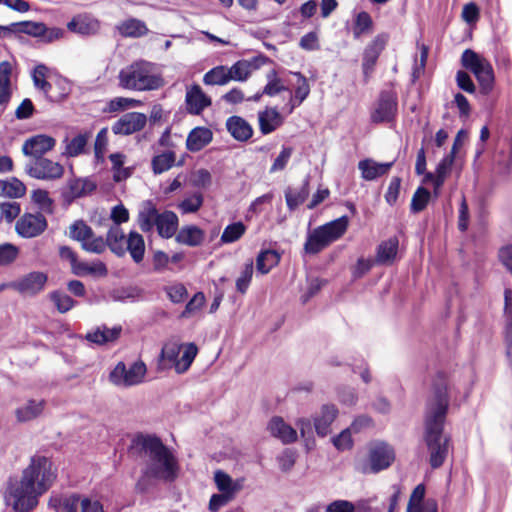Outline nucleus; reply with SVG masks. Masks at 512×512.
<instances>
[{"label": "nucleus", "instance_id": "64", "mask_svg": "<svg viewBox=\"0 0 512 512\" xmlns=\"http://www.w3.org/2000/svg\"><path fill=\"white\" fill-rule=\"evenodd\" d=\"M292 74L297 78L294 96L298 100V104H301L308 97L310 86L307 78L302 73L293 72Z\"/></svg>", "mask_w": 512, "mask_h": 512}, {"label": "nucleus", "instance_id": "39", "mask_svg": "<svg viewBox=\"0 0 512 512\" xmlns=\"http://www.w3.org/2000/svg\"><path fill=\"white\" fill-rule=\"evenodd\" d=\"M348 223V217L342 216L329 223L319 226V228L325 237L332 243L339 239L346 232Z\"/></svg>", "mask_w": 512, "mask_h": 512}, {"label": "nucleus", "instance_id": "41", "mask_svg": "<svg viewBox=\"0 0 512 512\" xmlns=\"http://www.w3.org/2000/svg\"><path fill=\"white\" fill-rule=\"evenodd\" d=\"M280 261V255L275 250L261 251L256 259L257 271L261 274H267Z\"/></svg>", "mask_w": 512, "mask_h": 512}, {"label": "nucleus", "instance_id": "11", "mask_svg": "<svg viewBox=\"0 0 512 512\" xmlns=\"http://www.w3.org/2000/svg\"><path fill=\"white\" fill-rule=\"evenodd\" d=\"M47 279L45 273L34 271L10 282L9 288L22 295L34 296L44 289Z\"/></svg>", "mask_w": 512, "mask_h": 512}, {"label": "nucleus", "instance_id": "49", "mask_svg": "<svg viewBox=\"0 0 512 512\" xmlns=\"http://www.w3.org/2000/svg\"><path fill=\"white\" fill-rule=\"evenodd\" d=\"M88 137L89 136L87 134H79L70 141L66 139L65 151L63 154L68 157H75L83 153L87 145Z\"/></svg>", "mask_w": 512, "mask_h": 512}, {"label": "nucleus", "instance_id": "48", "mask_svg": "<svg viewBox=\"0 0 512 512\" xmlns=\"http://www.w3.org/2000/svg\"><path fill=\"white\" fill-rule=\"evenodd\" d=\"M246 232V226L241 222H234L225 227L222 235L221 242L223 244H230L238 241Z\"/></svg>", "mask_w": 512, "mask_h": 512}, {"label": "nucleus", "instance_id": "22", "mask_svg": "<svg viewBox=\"0 0 512 512\" xmlns=\"http://www.w3.org/2000/svg\"><path fill=\"white\" fill-rule=\"evenodd\" d=\"M44 407V400L29 399L15 409L16 420L19 423L32 421L42 415Z\"/></svg>", "mask_w": 512, "mask_h": 512}, {"label": "nucleus", "instance_id": "16", "mask_svg": "<svg viewBox=\"0 0 512 512\" xmlns=\"http://www.w3.org/2000/svg\"><path fill=\"white\" fill-rule=\"evenodd\" d=\"M55 143L56 141L53 137L40 134L27 139L22 146V151L25 155L37 159L52 150Z\"/></svg>", "mask_w": 512, "mask_h": 512}, {"label": "nucleus", "instance_id": "10", "mask_svg": "<svg viewBox=\"0 0 512 512\" xmlns=\"http://www.w3.org/2000/svg\"><path fill=\"white\" fill-rule=\"evenodd\" d=\"M26 172L33 178L40 180H52L63 175L64 168L58 162L44 157L31 160L25 166Z\"/></svg>", "mask_w": 512, "mask_h": 512}, {"label": "nucleus", "instance_id": "13", "mask_svg": "<svg viewBox=\"0 0 512 512\" xmlns=\"http://www.w3.org/2000/svg\"><path fill=\"white\" fill-rule=\"evenodd\" d=\"M147 123V116L140 112H129L122 115L112 126L117 135H131L141 131Z\"/></svg>", "mask_w": 512, "mask_h": 512}, {"label": "nucleus", "instance_id": "61", "mask_svg": "<svg viewBox=\"0 0 512 512\" xmlns=\"http://www.w3.org/2000/svg\"><path fill=\"white\" fill-rule=\"evenodd\" d=\"M205 295L203 292H197L188 301L184 310L180 314V318H189L191 315L199 311L205 304Z\"/></svg>", "mask_w": 512, "mask_h": 512}, {"label": "nucleus", "instance_id": "63", "mask_svg": "<svg viewBox=\"0 0 512 512\" xmlns=\"http://www.w3.org/2000/svg\"><path fill=\"white\" fill-rule=\"evenodd\" d=\"M253 276V262L249 261L245 264L240 276L236 280V289L241 294H245L249 288Z\"/></svg>", "mask_w": 512, "mask_h": 512}, {"label": "nucleus", "instance_id": "25", "mask_svg": "<svg viewBox=\"0 0 512 512\" xmlns=\"http://www.w3.org/2000/svg\"><path fill=\"white\" fill-rule=\"evenodd\" d=\"M179 225V219L176 213L170 210H165L162 213H159L158 218L155 223V227L157 229L158 234L162 238L169 239L173 237Z\"/></svg>", "mask_w": 512, "mask_h": 512}, {"label": "nucleus", "instance_id": "26", "mask_svg": "<svg viewBox=\"0 0 512 512\" xmlns=\"http://www.w3.org/2000/svg\"><path fill=\"white\" fill-rule=\"evenodd\" d=\"M226 128L231 136L240 142L249 140L253 135L252 126L240 116H231L226 121Z\"/></svg>", "mask_w": 512, "mask_h": 512}, {"label": "nucleus", "instance_id": "54", "mask_svg": "<svg viewBox=\"0 0 512 512\" xmlns=\"http://www.w3.org/2000/svg\"><path fill=\"white\" fill-rule=\"evenodd\" d=\"M139 104L138 100L124 97H116L107 102L106 106L102 109L103 113H114L134 107Z\"/></svg>", "mask_w": 512, "mask_h": 512}, {"label": "nucleus", "instance_id": "31", "mask_svg": "<svg viewBox=\"0 0 512 512\" xmlns=\"http://www.w3.org/2000/svg\"><path fill=\"white\" fill-rule=\"evenodd\" d=\"M159 212L151 200L143 202L142 207L138 213L137 222L143 232H150L153 230Z\"/></svg>", "mask_w": 512, "mask_h": 512}, {"label": "nucleus", "instance_id": "32", "mask_svg": "<svg viewBox=\"0 0 512 512\" xmlns=\"http://www.w3.org/2000/svg\"><path fill=\"white\" fill-rule=\"evenodd\" d=\"M62 512H96V507L90 499L80 495H70L63 500Z\"/></svg>", "mask_w": 512, "mask_h": 512}, {"label": "nucleus", "instance_id": "62", "mask_svg": "<svg viewBox=\"0 0 512 512\" xmlns=\"http://www.w3.org/2000/svg\"><path fill=\"white\" fill-rule=\"evenodd\" d=\"M20 204L17 202L0 203V221L11 223L20 214Z\"/></svg>", "mask_w": 512, "mask_h": 512}, {"label": "nucleus", "instance_id": "50", "mask_svg": "<svg viewBox=\"0 0 512 512\" xmlns=\"http://www.w3.org/2000/svg\"><path fill=\"white\" fill-rule=\"evenodd\" d=\"M16 33H24L33 37H40L45 32V24L42 22L22 21L12 23Z\"/></svg>", "mask_w": 512, "mask_h": 512}, {"label": "nucleus", "instance_id": "29", "mask_svg": "<svg viewBox=\"0 0 512 512\" xmlns=\"http://www.w3.org/2000/svg\"><path fill=\"white\" fill-rule=\"evenodd\" d=\"M94 187L95 185L86 179H70L63 191V197L67 203H71L74 199L90 193Z\"/></svg>", "mask_w": 512, "mask_h": 512}, {"label": "nucleus", "instance_id": "44", "mask_svg": "<svg viewBox=\"0 0 512 512\" xmlns=\"http://www.w3.org/2000/svg\"><path fill=\"white\" fill-rule=\"evenodd\" d=\"M203 82L206 85H219L223 86L230 82L228 67L219 65L205 73Z\"/></svg>", "mask_w": 512, "mask_h": 512}, {"label": "nucleus", "instance_id": "52", "mask_svg": "<svg viewBox=\"0 0 512 512\" xmlns=\"http://www.w3.org/2000/svg\"><path fill=\"white\" fill-rule=\"evenodd\" d=\"M373 25L372 18L369 13L362 11L358 13L353 27V36L355 39L360 38L364 33L371 30Z\"/></svg>", "mask_w": 512, "mask_h": 512}, {"label": "nucleus", "instance_id": "53", "mask_svg": "<svg viewBox=\"0 0 512 512\" xmlns=\"http://www.w3.org/2000/svg\"><path fill=\"white\" fill-rule=\"evenodd\" d=\"M267 84L265 85L262 94L268 95V96H275L279 94L282 91L288 90L286 86L282 84L281 79L277 76V72L275 69H272L267 74Z\"/></svg>", "mask_w": 512, "mask_h": 512}, {"label": "nucleus", "instance_id": "60", "mask_svg": "<svg viewBox=\"0 0 512 512\" xmlns=\"http://www.w3.org/2000/svg\"><path fill=\"white\" fill-rule=\"evenodd\" d=\"M122 326L117 325L112 328L102 325L98 327V345L115 342L121 335Z\"/></svg>", "mask_w": 512, "mask_h": 512}, {"label": "nucleus", "instance_id": "17", "mask_svg": "<svg viewBox=\"0 0 512 512\" xmlns=\"http://www.w3.org/2000/svg\"><path fill=\"white\" fill-rule=\"evenodd\" d=\"M69 236L81 242L82 248L88 252H96V239L91 227L84 221L74 222L69 228Z\"/></svg>", "mask_w": 512, "mask_h": 512}, {"label": "nucleus", "instance_id": "42", "mask_svg": "<svg viewBox=\"0 0 512 512\" xmlns=\"http://www.w3.org/2000/svg\"><path fill=\"white\" fill-rule=\"evenodd\" d=\"M26 192L25 185L16 178L0 180V196L8 198H20Z\"/></svg>", "mask_w": 512, "mask_h": 512}, {"label": "nucleus", "instance_id": "45", "mask_svg": "<svg viewBox=\"0 0 512 512\" xmlns=\"http://www.w3.org/2000/svg\"><path fill=\"white\" fill-rule=\"evenodd\" d=\"M119 30L122 35L128 37H141L148 32L146 24L135 18L124 21L120 25Z\"/></svg>", "mask_w": 512, "mask_h": 512}, {"label": "nucleus", "instance_id": "6", "mask_svg": "<svg viewBox=\"0 0 512 512\" xmlns=\"http://www.w3.org/2000/svg\"><path fill=\"white\" fill-rule=\"evenodd\" d=\"M461 65L475 75L483 93L487 94L491 91L494 82V73L488 60L475 51L466 49L461 56Z\"/></svg>", "mask_w": 512, "mask_h": 512}, {"label": "nucleus", "instance_id": "4", "mask_svg": "<svg viewBox=\"0 0 512 512\" xmlns=\"http://www.w3.org/2000/svg\"><path fill=\"white\" fill-rule=\"evenodd\" d=\"M119 82L123 88L135 91L157 90L164 85L154 65L144 60L134 62L122 69L119 73Z\"/></svg>", "mask_w": 512, "mask_h": 512}, {"label": "nucleus", "instance_id": "7", "mask_svg": "<svg viewBox=\"0 0 512 512\" xmlns=\"http://www.w3.org/2000/svg\"><path fill=\"white\" fill-rule=\"evenodd\" d=\"M395 459L394 449L385 442L370 446L368 459L358 462L356 470L362 474H375L387 469Z\"/></svg>", "mask_w": 512, "mask_h": 512}, {"label": "nucleus", "instance_id": "3", "mask_svg": "<svg viewBox=\"0 0 512 512\" xmlns=\"http://www.w3.org/2000/svg\"><path fill=\"white\" fill-rule=\"evenodd\" d=\"M133 443L145 459V469L149 475L164 482H173L177 478V460L159 437L138 435Z\"/></svg>", "mask_w": 512, "mask_h": 512}, {"label": "nucleus", "instance_id": "59", "mask_svg": "<svg viewBox=\"0 0 512 512\" xmlns=\"http://www.w3.org/2000/svg\"><path fill=\"white\" fill-rule=\"evenodd\" d=\"M141 290L137 287H118L109 292V297L114 301H126L140 296Z\"/></svg>", "mask_w": 512, "mask_h": 512}, {"label": "nucleus", "instance_id": "47", "mask_svg": "<svg viewBox=\"0 0 512 512\" xmlns=\"http://www.w3.org/2000/svg\"><path fill=\"white\" fill-rule=\"evenodd\" d=\"M197 353L198 348L194 343H188L187 345H185L183 354L176 363V372L178 374L185 373L190 368Z\"/></svg>", "mask_w": 512, "mask_h": 512}, {"label": "nucleus", "instance_id": "34", "mask_svg": "<svg viewBox=\"0 0 512 512\" xmlns=\"http://www.w3.org/2000/svg\"><path fill=\"white\" fill-rule=\"evenodd\" d=\"M309 196V177L303 180L299 189L288 187L285 190V200L290 211H294L299 205L305 202Z\"/></svg>", "mask_w": 512, "mask_h": 512}, {"label": "nucleus", "instance_id": "37", "mask_svg": "<svg viewBox=\"0 0 512 512\" xmlns=\"http://www.w3.org/2000/svg\"><path fill=\"white\" fill-rule=\"evenodd\" d=\"M182 163H176V154L172 150L157 154L151 159V168L155 175L162 174L170 170L173 166H180Z\"/></svg>", "mask_w": 512, "mask_h": 512}, {"label": "nucleus", "instance_id": "43", "mask_svg": "<svg viewBox=\"0 0 512 512\" xmlns=\"http://www.w3.org/2000/svg\"><path fill=\"white\" fill-rule=\"evenodd\" d=\"M214 481L220 492H225L234 495L241 489L240 481H233L232 478L222 470H217L214 473Z\"/></svg>", "mask_w": 512, "mask_h": 512}, {"label": "nucleus", "instance_id": "15", "mask_svg": "<svg viewBox=\"0 0 512 512\" xmlns=\"http://www.w3.org/2000/svg\"><path fill=\"white\" fill-rule=\"evenodd\" d=\"M49 69L44 64H38L35 66L33 72H32V80L34 83V86L43 92L46 98L50 99L51 101L58 102L63 99H65L68 96V89L67 87H64L63 93L61 94H54L52 93V84L49 83L46 78L48 75Z\"/></svg>", "mask_w": 512, "mask_h": 512}, {"label": "nucleus", "instance_id": "23", "mask_svg": "<svg viewBox=\"0 0 512 512\" xmlns=\"http://www.w3.org/2000/svg\"><path fill=\"white\" fill-rule=\"evenodd\" d=\"M395 161L387 162V163H378L373 159H364L359 161L358 169L361 171V176L363 179L367 181H372L386 175L391 167L394 165Z\"/></svg>", "mask_w": 512, "mask_h": 512}, {"label": "nucleus", "instance_id": "20", "mask_svg": "<svg viewBox=\"0 0 512 512\" xmlns=\"http://www.w3.org/2000/svg\"><path fill=\"white\" fill-rule=\"evenodd\" d=\"M267 428L273 437L278 438L284 444H291L297 440L296 430L281 417H273Z\"/></svg>", "mask_w": 512, "mask_h": 512}, {"label": "nucleus", "instance_id": "51", "mask_svg": "<svg viewBox=\"0 0 512 512\" xmlns=\"http://www.w3.org/2000/svg\"><path fill=\"white\" fill-rule=\"evenodd\" d=\"M430 198L431 193L428 189L422 186L418 187L412 196L410 205L411 212L419 213L423 211L426 208Z\"/></svg>", "mask_w": 512, "mask_h": 512}, {"label": "nucleus", "instance_id": "18", "mask_svg": "<svg viewBox=\"0 0 512 512\" xmlns=\"http://www.w3.org/2000/svg\"><path fill=\"white\" fill-rule=\"evenodd\" d=\"M186 109L192 115H199L211 105V99L204 94L199 85H193L185 96Z\"/></svg>", "mask_w": 512, "mask_h": 512}, {"label": "nucleus", "instance_id": "1", "mask_svg": "<svg viewBox=\"0 0 512 512\" xmlns=\"http://www.w3.org/2000/svg\"><path fill=\"white\" fill-rule=\"evenodd\" d=\"M450 405L448 380L445 374L438 373L432 381L423 414L424 440L429 452V463L437 469L445 462L451 438L444 433Z\"/></svg>", "mask_w": 512, "mask_h": 512}, {"label": "nucleus", "instance_id": "24", "mask_svg": "<svg viewBox=\"0 0 512 512\" xmlns=\"http://www.w3.org/2000/svg\"><path fill=\"white\" fill-rule=\"evenodd\" d=\"M182 345L174 341L166 342L157 359V370L164 371L174 367L179 359V353Z\"/></svg>", "mask_w": 512, "mask_h": 512}, {"label": "nucleus", "instance_id": "38", "mask_svg": "<svg viewBox=\"0 0 512 512\" xmlns=\"http://www.w3.org/2000/svg\"><path fill=\"white\" fill-rule=\"evenodd\" d=\"M112 167L113 180L117 183L128 179L133 172V168L123 167L126 161V155L121 152L112 153L108 156Z\"/></svg>", "mask_w": 512, "mask_h": 512}, {"label": "nucleus", "instance_id": "12", "mask_svg": "<svg viewBox=\"0 0 512 512\" xmlns=\"http://www.w3.org/2000/svg\"><path fill=\"white\" fill-rule=\"evenodd\" d=\"M388 42V35L385 33L378 34L364 49L362 57V70L365 79L367 80L371 73L374 71V67L377 60L385 49Z\"/></svg>", "mask_w": 512, "mask_h": 512}, {"label": "nucleus", "instance_id": "2", "mask_svg": "<svg viewBox=\"0 0 512 512\" xmlns=\"http://www.w3.org/2000/svg\"><path fill=\"white\" fill-rule=\"evenodd\" d=\"M56 478L52 462L44 456L32 457L21 478L10 480L4 492L5 504L13 512H32Z\"/></svg>", "mask_w": 512, "mask_h": 512}, {"label": "nucleus", "instance_id": "9", "mask_svg": "<svg viewBox=\"0 0 512 512\" xmlns=\"http://www.w3.org/2000/svg\"><path fill=\"white\" fill-rule=\"evenodd\" d=\"M47 226V220L41 212L24 213L16 221L15 231L20 237L29 239L40 236Z\"/></svg>", "mask_w": 512, "mask_h": 512}, {"label": "nucleus", "instance_id": "14", "mask_svg": "<svg viewBox=\"0 0 512 512\" xmlns=\"http://www.w3.org/2000/svg\"><path fill=\"white\" fill-rule=\"evenodd\" d=\"M397 112V97L392 91H383L380 94L378 107L372 114L375 123L389 122L393 120Z\"/></svg>", "mask_w": 512, "mask_h": 512}, {"label": "nucleus", "instance_id": "46", "mask_svg": "<svg viewBox=\"0 0 512 512\" xmlns=\"http://www.w3.org/2000/svg\"><path fill=\"white\" fill-rule=\"evenodd\" d=\"M251 62L247 60H239L230 68L228 67L229 79L234 81H246L251 74Z\"/></svg>", "mask_w": 512, "mask_h": 512}, {"label": "nucleus", "instance_id": "35", "mask_svg": "<svg viewBox=\"0 0 512 512\" xmlns=\"http://www.w3.org/2000/svg\"><path fill=\"white\" fill-rule=\"evenodd\" d=\"M11 74V62H0V106H5L11 98Z\"/></svg>", "mask_w": 512, "mask_h": 512}, {"label": "nucleus", "instance_id": "8", "mask_svg": "<svg viewBox=\"0 0 512 512\" xmlns=\"http://www.w3.org/2000/svg\"><path fill=\"white\" fill-rule=\"evenodd\" d=\"M146 373L147 367L142 360L134 361L129 366L119 362L110 372L109 378L116 386L131 387L143 383Z\"/></svg>", "mask_w": 512, "mask_h": 512}, {"label": "nucleus", "instance_id": "56", "mask_svg": "<svg viewBox=\"0 0 512 512\" xmlns=\"http://www.w3.org/2000/svg\"><path fill=\"white\" fill-rule=\"evenodd\" d=\"M49 298L60 313H66L75 305L74 300L61 291L51 292Z\"/></svg>", "mask_w": 512, "mask_h": 512}, {"label": "nucleus", "instance_id": "40", "mask_svg": "<svg viewBox=\"0 0 512 512\" xmlns=\"http://www.w3.org/2000/svg\"><path fill=\"white\" fill-rule=\"evenodd\" d=\"M95 20L92 15L79 14L67 24L68 30L80 35H90L94 31Z\"/></svg>", "mask_w": 512, "mask_h": 512}, {"label": "nucleus", "instance_id": "36", "mask_svg": "<svg viewBox=\"0 0 512 512\" xmlns=\"http://www.w3.org/2000/svg\"><path fill=\"white\" fill-rule=\"evenodd\" d=\"M331 242L325 237L319 227L315 228L308 234L304 244L305 254L315 255L320 253L323 249L329 246Z\"/></svg>", "mask_w": 512, "mask_h": 512}, {"label": "nucleus", "instance_id": "21", "mask_svg": "<svg viewBox=\"0 0 512 512\" xmlns=\"http://www.w3.org/2000/svg\"><path fill=\"white\" fill-rule=\"evenodd\" d=\"M259 130L263 135H268L280 127L284 119L275 107H266L258 112Z\"/></svg>", "mask_w": 512, "mask_h": 512}, {"label": "nucleus", "instance_id": "57", "mask_svg": "<svg viewBox=\"0 0 512 512\" xmlns=\"http://www.w3.org/2000/svg\"><path fill=\"white\" fill-rule=\"evenodd\" d=\"M31 198L42 212L49 214L53 212V200L50 198L49 193L46 190H34Z\"/></svg>", "mask_w": 512, "mask_h": 512}, {"label": "nucleus", "instance_id": "28", "mask_svg": "<svg viewBox=\"0 0 512 512\" xmlns=\"http://www.w3.org/2000/svg\"><path fill=\"white\" fill-rule=\"evenodd\" d=\"M59 256L62 260L69 262L72 272L77 276H84L96 271L94 266L88 265L85 262H79L76 253L68 246H61L59 248Z\"/></svg>", "mask_w": 512, "mask_h": 512}, {"label": "nucleus", "instance_id": "5", "mask_svg": "<svg viewBox=\"0 0 512 512\" xmlns=\"http://www.w3.org/2000/svg\"><path fill=\"white\" fill-rule=\"evenodd\" d=\"M107 245L117 256H124L126 252L130 253L135 263L142 262L145 254V242L141 234L131 231L126 237L123 231L118 228H112L107 233Z\"/></svg>", "mask_w": 512, "mask_h": 512}, {"label": "nucleus", "instance_id": "33", "mask_svg": "<svg viewBox=\"0 0 512 512\" xmlns=\"http://www.w3.org/2000/svg\"><path fill=\"white\" fill-rule=\"evenodd\" d=\"M204 232L195 225L182 227L176 235V241L190 247H196L203 243Z\"/></svg>", "mask_w": 512, "mask_h": 512}, {"label": "nucleus", "instance_id": "19", "mask_svg": "<svg viewBox=\"0 0 512 512\" xmlns=\"http://www.w3.org/2000/svg\"><path fill=\"white\" fill-rule=\"evenodd\" d=\"M338 415L335 405L326 404L321 407L320 413L314 417V428L319 437H325L331 433V424Z\"/></svg>", "mask_w": 512, "mask_h": 512}, {"label": "nucleus", "instance_id": "30", "mask_svg": "<svg viewBox=\"0 0 512 512\" xmlns=\"http://www.w3.org/2000/svg\"><path fill=\"white\" fill-rule=\"evenodd\" d=\"M213 134L210 129L196 127L186 139V147L191 152H198L212 141Z\"/></svg>", "mask_w": 512, "mask_h": 512}, {"label": "nucleus", "instance_id": "58", "mask_svg": "<svg viewBox=\"0 0 512 512\" xmlns=\"http://www.w3.org/2000/svg\"><path fill=\"white\" fill-rule=\"evenodd\" d=\"M19 253V248L14 244H0V266H8L14 263L18 258Z\"/></svg>", "mask_w": 512, "mask_h": 512}, {"label": "nucleus", "instance_id": "55", "mask_svg": "<svg viewBox=\"0 0 512 512\" xmlns=\"http://www.w3.org/2000/svg\"><path fill=\"white\" fill-rule=\"evenodd\" d=\"M168 299L174 304H180L188 297V291L184 284L173 283L164 287Z\"/></svg>", "mask_w": 512, "mask_h": 512}, {"label": "nucleus", "instance_id": "27", "mask_svg": "<svg viewBox=\"0 0 512 512\" xmlns=\"http://www.w3.org/2000/svg\"><path fill=\"white\" fill-rule=\"evenodd\" d=\"M398 247L399 241L395 236L382 241L377 247L375 262L379 265H391L397 256Z\"/></svg>", "mask_w": 512, "mask_h": 512}]
</instances>
